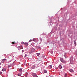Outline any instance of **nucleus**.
<instances>
[{
	"label": "nucleus",
	"mask_w": 77,
	"mask_h": 77,
	"mask_svg": "<svg viewBox=\"0 0 77 77\" xmlns=\"http://www.w3.org/2000/svg\"><path fill=\"white\" fill-rule=\"evenodd\" d=\"M73 57H71L70 59V64H71L72 65H74V61H73Z\"/></svg>",
	"instance_id": "nucleus-1"
},
{
	"label": "nucleus",
	"mask_w": 77,
	"mask_h": 77,
	"mask_svg": "<svg viewBox=\"0 0 77 77\" xmlns=\"http://www.w3.org/2000/svg\"><path fill=\"white\" fill-rule=\"evenodd\" d=\"M32 75L33 77H38V76H37V74L35 73H32Z\"/></svg>",
	"instance_id": "nucleus-2"
},
{
	"label": "nucleus",
	"mask_w": 77,
	"mask_h": 77,
	"mask_svg": "<svg viewBox=\"0 0 77 77\" xmlns=\"http://www.w3.org/2000/svg\"><path fill=\"white\" fill-rule=\"evenodd\" d=\"M32 53L35 51V48H32L31 51Z\"/></svg>",
	"instance_id": "nucleus-3"
},
{
	"label": "nucleus",
	"mask_w": 77,
	"mask_h": 77,
	"mask_svg": "<svg viewBox=\"0 0 77 77\" xmlns=\"http://www.w3.org/2000/svg\"><path fill=\"white\" fill-rule=\"evenodd\" d=\"M2 71H6V68H3L2 69Z\"/></svg>",
	"instance_id": "nucleus-4"
},
{
	"label": "nucleus",
	"mask_w": 77,
	"mask_h": 77,
	"mask_svg": "<svg viewBox=\"0 0 77 77\" xmlns=\"http://www.w3.org/2000/svg\"><path fill=\"white\" fill-rule=\"evenodd\" d=\"M13 57H14V56H13L10 55L9 57L8 58V59H12V58H13Z\"/></svg>",
	"instance_id": "nucleus-5"
},
{
	"label": "nucleus",
	"mask_w": 77,
	"mask_h": 77,
	"mask_svg": "<svg viewBox=\"0 0 77 77\" xmlns=\"http://www.w3.org/2000/svg\"><path fill=\"white\" fill-rule=\"evenodd\" d=\"M35 67H36V66L35 65H33L32 66L31 68L32 69H35Z\"/></svg>",
	"instance_id": "nucleus-6"
},
{
	"label": "nucleus",
	"mask_w": 77,
	"mask_h": 77,
	"mask_svg": "<svg viewBox=\"0 0 77 77\" xmlns=\"http://www.w3.org/2000/svg\"><path fill=\"white\" fill-rule=\"evenodd\" d=\"M63 63H66V61H65V60H63L62 61H61Z\"/></svg>",
	"instance_id": "nucleus-7"
},
{
	"label": "nucleus",
	"mask_w": 77,
	"mask_h": 77,
	"mask_svg": "<svg viewBox=\"0 0 77 77\" xmlns=\"http://www.w3.org/2000/svg\"><path fill=\"white\" fill-rule=\"evenodd\" d=\"M18 48H23V46H20L18 47Z\"/></svg>",
	"instance_id": "nucleus-8"
},
{
	"label": "nucleus",
	"mask_w": 77,
	"mask_h": 77,
	"mask_svg": "<svg viewBox=\"0 0 77 77\" xmlns=\"http://www.w3.org/2000/svg\"><path fill=\"white\" fill-rule=\"evenodd\" d=\"M11 66H12V65H11V63H10V65H9L8 66V68H9L10 67H11Z\"/></svg>",
	"instance_id": "nucleus-9"
},
{
	"label": "nucleus",
	"mask_w": 77,
	"mask_h": 77,
	"mask_svg": "<svg viewBox=\"0 0 77 77\" xmlns=\"http://www.w3.org/2000/svg\"><path fill=\"white\" fill-rule=\"evenodd\" d=\"M70 72H74V70L72 69H70L69 70Z\"/></svg>",
	"instance_id": "nucleus-10"
},
{
	"label": "nucleus",
	"mask_w": 77,
	"mask_h": 77,
	"mask_svg": "<svg viewBox=\"0 0 77 77\" xmlns=\"http://www.w3.org/2000/svg\"><path fill=\"white\" fill-rule=\"evenodd\" d=\"M21 73H20L17 74V75H18V76H19V77H21Z\"/></svg>",
	"instance_id": "nucleus-11"
},
{
	"label": "nucleus",
	"mask_w": 77,
	"mask_h": 77,
	"mask_svg": "<svg viewBox=\"0 0 77 77\" xmlns=\"http://www.w3.org/2000/svg\"><path fill=\"white\" fill-rule=\"evenodd\" d=\"M60 60L61 61V62H62V61L63 60V58H60Z\"/></svg>",
	"instance_id": "nucleus-12"
},
{
	"label": "nucleus",
	"mask_w": 77,
	"mask_h": 77,
	"mask_svg": "<svg viewBox=\"0 0 77 77\" xmlns=\"http://www.w3.org/2000/svg\"><path fill=\"white\" fill-rule=\"evenodd\" d=\"M59 68L60 69H62V66L60 65L59 66Z\"/></svg>",
	"instance_id": "nucleus-13"
},
{
	"label": "nucleus",
	"mask_w": 77,
	"mask_h": 77,
	"mask_svg": "<svg viewBox=\"0 0 77 77\" xmlns=\"http://www.w3.org/2000/svg\"><path fill=\"white\" fill-rule=\"evenodd\" d=\"M29 74V73H26L25 74V77H27V75Z\"/></svg>",
	"instance_id": "nucleus-14"
},
{
	"label": "nucleus",
	"mask_w": 77,
	"mask_h": 77,
	"mask_svg": "<svg viewBox=\"0 0 77 77\" xmlns=\"http://www.w3.org/2000/svg\"><path fill=\"white\" fill-rule=\"evenodd\" d=\"M36 54H37V56H39L40 55V53H36Z\"/></svg>",
	"instance_id": "nucleus-15"
},
{
	"label": "nucleus",
	"mask_w": 77,
	"mask_h": 77,
	"mask_svg": "<svg viewBox=\"0 0 77 77\" xmlns=\"http://www.w3.org/2000/svg\"><path fill=\"white\" fill-rule=\"evenodd\" d=\"M47 70L45 69L44 71V73H47Z\"/></svg>",
	"instance_id": "nucleus-16"
},
{
	"label": "nucleus",
	"mask_w": 77,
	"mask_h": 77,
	"mask_svg": "<svg viewBox=\"0 0 77 77\" xmlns=\"http://www.w3.org/2000/svg\"><path fill=\"white\" fill-rule=\"evenodd\" d=\"M25 46H26V47H27V46H28V44H27V43H26L25 44Z\"/></svg>",
	"instance_id": "nucleus-17"
},
{
	"label": "nucleus",
	"mask_w": 77,
	"mask_h": 77,
	"mask_svg": "<svg viewBox=\"0 0 77 77\" xmlns=\"http://www.w3.org/2000/svg\"><path fill=\"white\" fill-rule=\"evenodd\" d=\"M22 71H23V69H20L19 71H20V72H21Z\"/></svg>",
	"instance_id": "nucleus-18"
},
{
	"label": "nucleus",
	"mask_w": 77,
	"mask_h": 77,
	"mask_svg": "<svg viewBox=\"0 0 77 77\" xmlns=\"http://www.w3.org/2000/svg\"><path fill=\"white\" fill-rule=\"evenodd\" d=\"M75 53L76 55H77V50L75 51Z\"/></svg>",
	"instance_id": "nucleus-19"
},
{
	"label": "nucleus",
	"mask_w": 77,
	"mask_h": 77,
	"mask_svg": "<svg viewBox=\"0 0 77 77\" xmlns=\"http://www.w3.org/2000/svg\"><path fill=\"white\" fill-rule=\"evenodd\" d=\"M32 53H33V52L31 51L29 52V54H32Z\"/></svg>",
	"instance_id": "nucleus-20"
},
{
	"label": "nucleus",
	"mask_w": 77,
	"mask_h": 77,
	"mask_svg": "<svg viewBox=\"0 0 77 77\" xmlns=\"http://www.w3.org/2000/svg\"><path fill=\"white\" fill-rule=\"evenodd\" d=\"M49 67L50 68H52V67H53V66L52 65H50L49 66Z\"/></svg>",
	"instance_id": "nucleus-21"
},
{
	"label": "nucleus",
	"mask_w": 77,
	"mask_h": 77,
	"mask_svg": "<svg viewBox=\"0 0 77 77\" xmlns=\"http://www.w3.org/2000/svg\"><path fill=\"white\" fill-rule=\"evenodd\" d=\"M14 64V62H13V63L11 64V65H12V66H13Z\"/></svg>",
	"instance_id": "nucleus-22"
},
{
	"label": "nucleus",
	"mask_w": 77,
	"mask_h": 77,
	"mask_svg": "<svg viewBox=\"0 0 77 77\" xmlns=\"http://www.w3.org/2000/svg\"><path fill=\"white\" fill-rule=\"evenodd\" d=\"M74 44H75V45H76V42H75V41H74Z\"/></svg>",
	"instance_id": "nucleus-23"
},
{
	"label": "nucleus",
	"mask_w": 77,
	"mask_h": 77,
	"mask_svg": "<svg viewBox=\"0 0 77 77\" xmlns=\"http://www.w3.org/2000/svg\"><path fill=\"white\" fill-rule=\"evenodd\" d=\"M15 42H12V44H15Z\"/></svg>",
	"instance_id": "nucleus-24"
},
{
	"label": "nucleus",
	"mask_w": 77,
	"mask_h": 77,
	"mask_svg": "<svg viewBox=\"0 0 77 77\" xmlns=\"http://www.w3.org/2000/svg\"><path fill=\"white\" fill-rule=\"evenodd\" d=\"M25 57H27V54H25Z\"/></svg>",
	"instance_id": "nucleus-25"
},
{
	"label": "nucleus",
	"mask_w": 77,
	"mask_h": 77,
	"mask_svg": "<svg viewBox=\"0 0 77 77\" xmlns=\"http://www.w3.org/2000/svg\"><path fill=\"white\" fill-rule=\"evenodd\" d=\"M51 54H53V51H51Z\"/></svg>",
	"instance_id": "nucleus-26"
},
{
	"label": "nucleus",
	"mask_w": 77,
	"mask_h": 77,
	"mask_svg": "<svg viewBox=\"0 0 77 77\" xmlns=\"http://www.w3.org/2000/svg\"><path fill=\"white\" fill-rule=\"evenodd\" d=\"M32 40H30L29 41V42H31V41H32Z\"/></svg>",
	"instance_id": "nucleus-27"
},
{
	"label": "nucleus",
	"mask_w": 77,
	"mask_h": 77,
	"mask_svg": "<svg viewBox=\"0 0 77 77\" xmlns=\"http://www.w3.org/2000/svg\"><path fill=\"white\" fill-rule=\"evenodd\" d=\"M21 44H24V43L23 42H22Z\"/></svg>",
	"instance_id": "nucleus-28"
},
{
	"label": "nucleus",
	"mask_w": 77,
	"mask_h": 77,
	"mask_svg": "<svg viewBox=\"0 0 77 77\" xmlns=\"http://www.w3.org/2000/svg\"><path fill=\"white\" fill-rule=\"evenodd\" d=\"M66 77V74L64 75V77Z\"/></svg>",
	"instance_id": "nucleus-29"
},
{
	"label": "nucleus",
	"mask_w": 77,
	"mask_h": 77,
	"mask_svg": "<svg viewBox=\"0 0 77 77\" xmlns=\"http://www.w3.org/2000/svg\"><path fill=\"white\" fill-rule=\"evenodd\" d=\"M2 74V72H0V74Z\"/></svg>",
	"instance_id": "nucleus-30"
},
{
	"label": "nucleus",
	"mask_w": 77,
	"mask_h": 77,
	"mask_svg": "<svg viewBox=\"0 0 77 77\" xmlns=\"http://www.w3.org/2000/svg\"><path fill=\"white\" fill-rule=\"evenodd\" d=\"M2 62H5V60H2Z\"/></svg>",
	"instance_id": "nucleus-31"
},
{
	"label": "nucleus",
	"mask_w": 77,
	"mask_h": 77,
	"mask_svg": "<svg viewBox=\"0 0 77 77\" xmlns=\"http://www.w3.org/2000/svg\"><path fill=\"white\" fill-rule=\"evenodd\" d=\"M12 60H10V61H9V62H12Z\"/></svg>",
	"instance_id": "nucleus-32"
},
{
	"label": "nucleus",
	"mask_w": 77,
	"mask_h": 77,
	"mask_svg": "<svg viewBox=\"0 0 77 77\" xmlns=\"http://www.w3.org/2000/svg\"><path fill=\"white\" fill-rule=\"evenodd\" d=\"M27 50H28L27 49H26L24 51H27Z\"/></svg>",
	"instance_id": "nucleus-33"
},
{
	"label": "nucleus",
	"mask_w": 77,
	"mask_h": 77,
	"mask_svg": "<svg viewBox=\"0 0 77 77\" xmlns=\"http://www.w3.org/2000/svg\"><path fill=\"white\" fill-rule=\"evenodd\" d=\"M23 52H24V50H22V52L23 53Z\"/></svg>",
	"instance_id": "nucleus-34"
},
{
	"label": "nucleus",
	"mask_w": 77,
	"mask_h": 77,
	"mask_svg": "<svg viewBox=\"0 0 77 77\" xmlns=\"http://www.w3.org/2000/svg\"><path fill=\"white\" fill-rule=\"evenodd\" d=\"M5 60V59H4L2 60Z\"/></svg>",
	"instance_id": "nucleus-35"
},
{
	"label": "nucleus",
	"mask_w": 77,
	"mask_h": 77,
	"mask_svg": "<svg viewBox=\"0 0 77 77\" xmlns=\"http://www.w3.org/2000/svg\"><path fill=\"white\" fill-rule=\"evenodd\" d=\"M46 77H49L48 76H46Z\"/></svg>",
	"instance_id": "nucleus-36"
},
{
	"label": "nucleus",
	"mask_w": 77,
	"mask_h": 77,
	"mask_svg": "<svg viewBox=\"0 0 77 77\" xmlns=\"http://www.w3.org/2000/svg\"><path fill=\"white\" fill-rule=\"evenodd\" d=\"M18 50H20V48H18Z\"/></svg>",
	"instance_id": "nucleus-37"
},
{
	"label": "nucleus",
	"mask_w": 77,
	"mask_h": 77,
	"mask_svg": "<svg viewBox=\"0 0 77 77\" xmlns=\"http://www.w3.org/2000/svg\"><path fill=\"white\" fill-rule=\"evenodd\" d=\"M1 68V66H0V69Z\"/></svg>",
	"instance_id": "nucleus-38"
},
{
	"label": "nucleus",
	"mask_w": 77,
	"mask_h": 77,
	"mask_svg": "<svg viewBox=\"0 0 77 77\" xmlns=\"http://www.w3.org/2000/svg\"><path fill=\"white\" fill-rule=\"evenodd\" d=\"M0 65H1V63H0Z\"/></svg>",
	"instance_id": "nucleus-39"
},
{
	"label": "nucleus",
	"mask_w": 77,
	"mask_h": 77,
	"mask_svg": "<svg viewBox=\"0 0 77 77\" xmlns=\"http://www.w3.org/2000/svg\"><path fill=\"white\" fill-rule=\"evenodd\" d=\"M64 56H65V55Z\"/></svg>",
	"instance_id": "nucleus-40"
}]
</instances>
